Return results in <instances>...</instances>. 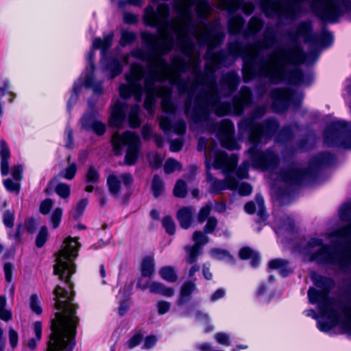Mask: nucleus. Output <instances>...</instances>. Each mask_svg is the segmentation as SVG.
<instances>
[{"label": "nucleus", "mask_w": 351, "mask_h": 351, "mask_svg": "<svg viewBox=\"0 0 351 351\" xmlns=\"http://www.w3.org/2000/svg\"><path fill=\"white\" fill-rule=\"evenodd\" d=\"M274 41L273 34L267 32L262 40L254 45L243 47L236 43L230 45L229 51L232 56H242L243 58L245 82L258 75L266 77L272 82H279L286 77L287 65L301 64L306 60L302 49L296 44L287 47L278 46L265 60H258L260 51L270 48Z\"/></svg>", "instance_id": "obj_1"}, {"label": "nucleus", "mask_w": 351, "mask_h": 351, "mask_svg": "<svg viewBox=\"0 0 351 351\" xmlns=\"http://www.w3.org/2000/svg\"><path fill=\"white\" fill-rule=\"evenodd\" d=\"M55 307L58 311L51 320V333L47 343V351H71L75 345L74 338L79 322L75 315V306L72 303L73 293L57 286Z\"/></svg>", "instance_id": "obj_2"}, {"label": "nucleus", "mask_w": 351, "mask_h": 351, "mask_svg": "<svg viewBox=\"0 0 351 351\" xmlns=\"http://www.w3.org/2000/svg\"><path fill=\"white\" fill-rule=\"evenodd\" d=\"M315 285L319 289L317 290L310 288L308 296L311 303H317L322 315L328 319L326 324L318 321L320 330L326 332L341 322L346 326L351 328V306L345 307L340 304L330 300L327 298L328 291L332 287L331 279L323 276H316L314 278Z\"/></svg>", "instance_id": "obj_3"}, {"label": "nucleus", "mask_w": 351, "mask_h": 351, "mask_svg": "<svg viewBox=\"0 0 351 351\" xmlns=\"http://www.w3.org/2000/svg\"><path fill=\"white\" fill-rule=\"evenodd\" d=\"M297 250L306 261L337 263L340 265L344 263L341 254L336 249L324 245L323 241L318 238H311Z\"/></svg>", "instance_id": "obj_4"}, {"label": "nucleus", "mask_w": 351, "mask_h": 351, "mask_svg": "<svg viewBox=\"0 0 351 351\" xmlns=\"http://www.w3.org/2000/svg\"><path fill=\"white\" fill-rule=\"evenodd\" d=\"M80 246L76 238L67 237L64 241V245L57 253L53 273L61 280L68 282L71 276L75 273L73 261L77 256Z\"/></svg>", "instance_id": "obj_5"}, {"label": "nucleus", "mask_w": 351, "mask_h": 351, "mask_svg": "<svg viewBox=\"0 0 351 351\" xmlns=\"http://www.w3.org/2000/svg\"><path fill=\"white\" fill-rule=\"evenodd\" d=\"M112 143L113 148L117 154H120V151L123 145H128V150L125 157V163L131 165L135 163L140 145L139 137L131 132H125L122 135L117 132L112 136Z\"/></svg>", "instance_id": "obj_6"}, {"label": "nucleus", "mask_w": 351, "mask_h": 351, "mask_svg": "<svg viewBox=\"0 0 351 351\" xmlns=\"http://www.w3.org/2000/svg\"><path fill=\"white\" fill-rule=\"evenodd\" d=\"M351 138V133L346 123L338 121L332 123L324 132V143L328 146H343L351 147L348 138Z\"/></svg>", "instance_id": "obj_7"}, {"label": "nucleus", "mask_w": 351, "mask_h": 351, "mask_svg": "<svg viewBox=\"0 0 351 351\" xmlns=\"http://www.w3.org/2000/svg\"><path fill=\"white\" fill-rule=\"evenodd\" d=\"M217 136L222 145L229 149H238L239 146L233 138L234 125L228 120L215 125Z\"/></svg>", "instance_id": "obj_8"}, {"label": "nucleus", "mask_w": 351, "mask_h": 351, "mask_svg": "<svg viewBox=\"0 0 351 351\" xmlns=\"http://www.w3.org/2000/svg\"><path fill=\"white\" fill-rule=\"evenodd\" d=\"M251 156L252 166L255 168H269L274 166L277 162V157L270 152H261L256 146L248 150Z\"/></svg>", "instance_id": "obj_9"}, {"label": "nucleus", "mask_w": 351, "mask_h": 351, "mask_svg": "<svg viewBox=\"0 0 351 351\" xmlns=\"http://www.w3.org/2000/svg\"><path fill=\"white\" fill-rule=\"evenodd\" d=\"M213 157V167L216 169L222 170L225 174L234 170L238 162V158L235 154L228 156L221 151L215 152Z\"/></svg>", "instance_id": "obj_10"}, {"label": "nucleus", "mask_w": 351, "mask_h": 351, "mask_svg": "<svg viewBox=\"0 0 351 351\" xmlns=\"http://www.w3.org/2000/svg\"><path fill=\"white\" fill-rule=\"evenodd\" d=\"M277 128L278 123L274 120L267 121L261 125H254L251 128V132L250 135V142L253 144L257 143L261 138L271 136V134L275 132Z\"/></svg>", "instance_id": "obj_11"}, {"label": "nucleus", "mask_w": 351, "mask_h": 351, "mask_svg": "<svg viewBox=\"0 0 351 351\" xmlns=\"http://www.w3.org/2000/svg\"><path fill=\"white\" fill-rule=\"evenodd\" d=\"M206 178L210 182V191L213 193H218L226 189L234 190L237 186V180L231 176H227L224 180L215 179L209 172L210 164L206 162Z\"/></svg>", "instance_id": "obj_12"}, {"label": "nucleus", "mask_w": 351, "mask_h": 351, "mask_svg": "<svg viewBox=\"0 0 351 351\" xmlns=\"http://www.w3.org/2000/svg\"><path fill=\"white\" fill-rule=\"evenodd\" d=\"M123 186L128 187L132 184L133 178L130 173H125L118 176L114 173H111L107 178V186L108 191L112 195H118L121 189V183Z\"/></svg>", "instance_id": "obj_13"}, {"label": "nucleus", "mask_w": 351, "mask_h": 351, "mask_svg": "<svg viewBox=\"0 0 351 351\" xmlns=\"http://www.w3.org/2000/svg\"><path fill=\"white\" fill-rule=\"evenodd\" d=\"M11 175L14 180L7 178L3 181V185L8 191L18 194L21 189L20 182L23 178V167L21 165L13 167Z\"/></svg>", "instance_id": "obj_14"}, {"label": "nucleus", "mask_w": 351, "mask_h": 351, "mask_svg": "<svg viewBox=\"0 0 351 351\" xmlns=\"http://www.w3.org/2000/svg\"><path fill=\"white\" fill-rule=\"evenodd\" d=\"M136 287L141 290L149 289L152 293L160 294L165 297H171L174 295V289L173 288L167 287L162 283L157 281H151L143 285L139 280Z\"/></svg>", "instance_id": "obj_15"}, {"label": "nucleus", "mask_w": 351, "mask_h": 351, "mask_svg": "<svg viewBox=\"0 0 351 351\" xmlns=\"http://www.w3.org/2000/svg\"><path fill=\"white\" fill-rule=\"evenodd\" d=\"M82 125L85 129L93 130L98 136L103 135L106 130V125L93 114H86L82 119Z\"/></svg>", "instance_id": "obj_16"}, {"label": "nucleus", "mask_w": 351, "mask_h": 351, "mask_svg": "<svg viewBox=\"0 0 351 351\" xmlns=\"http://www.w3.org/2000/svg\"><path fill=\"white\" fill-rule=\"evenodd\" d=\"M127 106L117 101L112 107L109 123L112 127H120L125 117Z\"/></svg>", "instance_id": "obj_17"}, {"label": "nucleus", "mask_w": 351, "mask_h": 351, "mask_svg": "<svg viewBox=\"0 0 351 351\" xmlns=\"http://www.w3.org/2000/svg\"><path fill=\"white\" fill-rule=\"evenodd\" d=\"M307 172L304 171L298 166H294L283 172L281 178L286 182L290 184L299 183L306 175Z\"/></svg>", "instance_id": "obj_18"}, {"label": "nucleus", "mask_w": 351, "mask_h": 351, "mask_svg": "<svg viewBox=\"0 0 351 351\" xmlns=\"http://www.w3.org/2000/svg\"><path fill=\"white\" fill-rule=\"evenodd\" d=\"M251 93L248 88L243 87L240 90V95L233 100V107L237 114H241L244 106L250 101Z\"/></svg>", "instance_id": "obj_19"}, {"label": "nucleus", "mask_w": 351, "mask_h": 351, "mask_svg": "<svg viewBox=\"0 0 351 351\" xmlns=\"http://www.w3.org/2000/svg\"><path fill=\"white\" fill-rule=\"evenodd\" d=\"M239 84V77L234 72L226 73L222 79L221 87L226 88L223 95H229L232 93Z\"/></svg>", "instance_id": "obj_20"}, {"label": "nucleus", "mask_w": 351, "mask_h": 351, "mask_svg": "<svg viewBox=\"0 0 351 351\" xmlns=\"http://www.w3.org/2000/svg\"><path fill=\"white\" fill-rule=\"evenodd\" d=\"M194 209L191 207H183L177 213L180 226L184 229H188L192 222Z\"/></svg>", "instance_id": "obj_21"}, {"label": "nucleus", "mask_w": 351, "mask_h": 351, "mask_svg": "<svg viewBox=\"0 0 351 351\" xmlns=\"http://www.w3.org/2000/svg\"><path fill=\"white\" fill-rule=\"evenodd\" d=\"M311 25L308 22L301 23L297 27L294 34H290V36L296 39L298 38H303L305 42H309L315 40L314 36L311 35Z\"/></svg>", "instance_id": "obj_22"}, {"label": "nucleus", "mask_w": 351, "mask_h": 351, "mask_svg": "<svg viewBox=\"0 0 351 351\" xmlns=\"http://www.w3.org/2000/svg\"><path fill=\"white\" fill-rule=\"evenodd\" d=\"M141 271L142 276L152 277L155 272V263L154 258L145 257L141 263Z\"/></svg>", "instance_id": "obj_23"}, {"label": "nucleus", "mask_w": 351, "mask_h": 351, "mask_svg": "<svg viewBox=\"0 0 351 351\" xmlns=\"http://www.w3.org/2000/svg\"><path fill=\"white\" fill-rule=\"evenodd\" d=\"M269 267L271 269H278L283 276H286L291 271L288 267V262L284 259H274L269 262Z\"/></svg>", "instance_id": "obj_24"}, {"label": "nucleus", "mask_w": 351, "mask_h": 351, "mask_svg": "<svg viewBox=\"0 0 351 351\" xmlns=\"http://www.w3.org/2000/svg\"><path fill=\"white\" fill-rule=\"evenodd\" d=\"M106 71L110 77H114L122 71V64L117 59L108 60L106 62Z\"/></svg>", "instance_id": "obj_25"}, {"label": "nucleus", "mask_w": 351, "mask_h": 351, "mask_svg": "<svg viewBox=\"0 0 351 351\" xmlns=\"http://www.w3.org/2000/svg\"><path fill=\"white\" fill-rule=\"evenodd\" d=\"M239 257L241 259H251V264L255 267L259 262V256L258 254L247 247H243L239 252Z\"/></svg>", "instance_id": "obj_26"}, {"label": "nucleus", "mask_w": 351, "mask_h": 351, "mask_svg": "<svg viewBox=\"0 0 351 351\" xmlns=\"http://www.w3.org/2000/svg\"><path fill=\"white\" fill-rule=\"evenodd\" d=\"M10 150L4 142L1 141V175L6 176L9 173L8 159L10 157Z\"/></svg>", "instance_id": "obj_27"}, {"label": "nucleus", "mask_w": 351, "mask_h": 351, "mask_svg": "<svg viewBox=\"0 0 351 351\" xmlns=\"http://www.w3.org/2000/svg\"><path fill=\"white\" fill-rule=\"evenodd\" d=\"M271 94L274 99L282 101L285 104H287L292 97L291 91L287 89H276Z\"/></svg>", "instance_id": "obj_28"}, {"label": "nucleus", "mask_w": 351, "mask_h": 351, "mask_svg": "<svg viewBox=\"0 0 351 351\" xmlns=\"http://www.w3.org/2000/svg\"><path fill=\"white\" fill-rule=\"evenodd\" d=\"M195 284L193 282H185L180 290V296L178 301L179 305H182L184 303V298L189 296L190 294L195 289Z\"/></svg>", "instance_id": "obj_29"}, {"label": "nucleus", "mask_w": 351, "mask_h": 351, "mask_svg": "<svg viewBox=\"0 0 351 351\" xmlns=\"http://www.w3.org/2000/svg\"><path fill=\"white\" fill-rule=\"evenodd\" d=\"M138 114L139 107L138 106L134 105L130 107L128 112V121L131 127L136 128L140 125L141 120Z\"/></svg>", "instance_id": "obj_30"}, {"label": "nucleus", "mask_w": 351, "mask_h": 351, "mask_svg": "<svg viewBox=\"0 0 351 351\" xmlns=\"http://www.w3.org/2000/svg\"><path fill=\"white\" fill-rule=\"evenodd\" d=\"M159 274L162 279L170 282H174L178 279L174 268L170 266L162 267L159 270Z\"/></svg>", "instance_id": "obj_31"}, {"label": "nucleus", "mask_w": 351, "mask_h": 351, "mask_svg": "<svg viewBox=\"0 0 351 351\" xmlns=\"http://www.w3.org/2000/svg\"><path fill=\"white\" fill-rule=\"evenodd\" d=\"M112 34H109L104 37V39L96 38L93 41V47L95 49H101L103 51L108 49L112 44Z\"/></svg>", "instance_id": "obj_32"}, {"label": "nucleus", "mask_w": 351, "mask_h": 351, "mask_svg": "<svg viewBox=\"0 0 351 351\" xmlns=\"http://www.w3.org/2000/svg\"><path fill=\"white\" fill-rule=\"evenodd\" d=\"M185 250L189 254L186 261L189 264L195 263L201 253V248L194 245L193 246H186Z\"/></svg>", "instance_id": "obj_33"}, {"label": "nucleus", "mask_w": 351, "mask_h": 351, "mask_svg": "<svg viewBox=\"0 0 351 351\" xmlns=\"http://www.w3.org/2000/svg\"><path fill=\"white\" fill-rule=\"evenodd\" d=\"M165 187L162 180L157 176H155L152 180V190L154 197H157L164 191Z\"/></svg>", "instance_id": "obj_34"}, {"label": "nucleus", "mask_w": 351, "mask_h": 351, "mask_svg": "<svg viewBox=\"0 0 351 351\" xmlns=\"http://www.w3.org/2000/svg\"><path fill=\"white\" fill-rule=\"evenodd\" d=\"M193 240L195 243L194 245L202 247V245L206 244L209 239L208 237L201 231H195L193 234Z\"/></svg>", "instance_id": "obj_35"}, {"label": "nucleus", "mask_w": 351, "mask_h": 351, "mask_svg": "<svg viewBox=\"0 0 351 351\" xmlns=\"http://www.w3.org/2000/svg\"><path fill=\"white\" fill-rule=\"evenodd\" d=\"M77 166L75 163L70 164L66 169L61 171L58 176L67 180H72L76 173Z\"/></svg>", "instance_id": "obj_36"}, {"label": "nucleus", "mask_w": 351, "mask_h": 351, "mask_svg": "<svg viewBox=\"0 0 351 351\" xmlns=\"http://www.w3.org/2000/svg\"><path fill=\"white\" fill-rule=\"evenodd\" d=\"M29 307L31 310L37 315H40L43 312V308L40 306V302L38 296L36 294H33L29 298Z\"/></svg>", "instance_id": "obj_37"}, {"label": "nucleus", "mask_w": 351, "mask_h": 351, "mask_svg": "<svg viewBox=\"0 0 351 351\" xmlns=\"http://www.w3.org/2000/svg\"><path fill=\"white\" fill-rule=\"evenodd\" d=\"M99 174L93 167H90L86 174L85 180L87 183L96 184L99 182Z\"/></svg>", "instance_id": "obj_38"}, {"label": "nucleus", "mask_w": 351, "mask_h": 351, "mask_svg": "<svg viewBox=\"0 0 351 351\" xmlns=\"http://www.w3.org/2000/svg\"><path fill=\"white\" fill-rule=\"evenodd\" d=\"M243 24V20L241 16L232 17L229 21V29L232 33L238 32Z\"/></svg>", "instance_id": "obj_39"}, {"label": "nucleus", "mask_w": 351, "mask_h": 351, "mask_svg": "<svg viewBox=\"0 0 351 351\" xmlns=\"http://www.w3.org/2000/svg\"><path fill=\"white\" fill-rule=\"evenodd\" d=\"M174 195L178 197H184L186 194V185L184 181L179 180L173 189Z\"/></svg>", "instance_id": "obj_40"}, {"label": "nucleus", "mask_w": 351, "mask_h": 351, "mask_svg": "<svg viewBox=\"0 0 351 351\" xmlns=\"http://www.w3.org/2000/svg\"><path fill=\"white\" fill-rule=\"evenodd\" d=\"M55 191L62 198H68L70 195V187L64 183H58L55 186Z\"/></svg>", "instance_id": "obj_41"}, {"label": "nucleus", "mask_w": 351, "mask_h": 351, "mask_svg": "<svg viewBox=\"0 0 351 351\" xmlns=\"http://www.w3.org/2000/svg\"><path fill=\"white\" fill-rule=\"evenodd\" d=\"M3 222L7 228L10 229L13 228L14 224V212L10 210L5 211L3 215Z\"/></svg>", "instance_id": "obj_42"}, {"label": "nucleus", "mask_w": 351, "mask_h": 351, "mask_svg": "<svg viewBox=\"0 0 351 351\" xmlns=\"http://www.w3.org/2000/svg\"><path fill=\"white\" fill-rule=\"evenodd\" d=\"M164 169L167 173H171L176 170H180L181 169V165L177 160L173 158H169L166 161Z\"/></svg>", "instance_id": "obj_43"}, {"label": "nucleus", "mask_w": 351, "mask_h": 351, "mask_svg": "<svg viewBox=\"0 0 351 351\" xmlns=\"http://www.w3.org/2000/svg\"><path fill=\"white\" fill-rule=\"evenodd\" d=\"M162 223L167 233L171 235L175 233L176 225L171 217L169 216L165 217L162 220Z\"/></svg>", "instance_id": "obj_44"}, {"label": "nucleus", "mask_w": 351, "mask_h": 351, "mask_svg": "<svg viewBox=\"0 0 351 351\" xmlns=\"http://www.w3.org/2000/svg\"><path fill=\"white\" fill-rule=\"evenodd\" d=\"M87 204H88L87 199H82L77 204V205L75 208V210H74V213H73L74 219H77L82 216Z\"/></svg>", "instance_id": "obj_45"}, {"label": "nucleus", "mask_w": 351, "mask_h": 351, "mask_svg": "<svg viewBox=\"0 0 351 351\" xmlns=\"http://www.w3.org/2000/svg\"><path fill=\"white\" fill-rule=\"evenodd\" d=\"M288 77L293 84H301L304 83L303 75L298 69H295L291 72Z\"/></svg>", "instance_id": "obj_46"}, {"label": "nucleus", "mask_w": 351, "mask_h": 351, "mask_svg": "<svg viewBox=\"0 0 351 351\" xmlns=\"http://www.w3.org/2000/svg\"><path fill=\"white\" fill-rule=\"evenodd\" d=\"M47 239V229L45 226L42 227L36 239V244L38 247L43 246Z\"/></svg>", "instance_id": "obj_47"}, {"label": "nucleus", "mask_w": 351, "mask_h": 351, "mask_svg": "<svg viewBox=\"0 0 351 351\" xmlns=\"http://www.w3.org/2000/svg\"><path fill=\"white\" fill-rule=\"evenodd\" d=\"M62 210L60 208H56L51 214V221L53 228H56L60 222Z\"/></svg>", "instance_id": "obj_48"}, {"label": "nucleus", "mask_w": 351, "mask_h": 351, "mask_svg": "<svg viewBox=\"0 0 351 351\" xmlns=\"http://www.w3.org/2000/svg\"><path fill=\"white\" fill-rule=\"evenodd\" d=\"M53 204V201L51 199L47 198L43 200L40 205L39 210L43 215H47L49 213L52 206Z\"/></svg>", "instance_id": "obj_49"}, {"label": "nucleus", "mask_w": 351, "mask_h": 351, "mask_svg": "<svg viewBox=\"0 0 351 351\" xmlns=\"http://www.w3.org/2000/svg\"><path fill=\"white\" fill-rule=\"evenodd\" d=\"M6 299L1 296V320L8 322L12 319V313L9 309L5 308Z\"/></svg>", "instance_id": "obj_50"}, {"label": "nucleus", "mask_w": 351, "mask_h": 351, "mask_svg": "<svg viewBox=\"0 0 351 351\" xmlns=\"http://www.w3.org/2000/svg\"><path fill=\"white\" fill-rule=\"evenodd\" d=\"M262 25L261 20L257 18H252L249 23V31L252 34H255L261 29Z\"/></svg>", "instance_id": "obj_51"}, {"label": "nucleus", "mask_w": 351, "mask_h": 351, "mask_svg": "<svg viewBox=\"0 0 351 351\" xmlns=\"http://www.w3.org/2000/svg\"><path fill=\"white\" fill-rule=\"evenodd\" d=\"M341 218L346 221L351 217V202L345 204L339 210Z\"/></svg>", "instance_id": "obj_52"}, {"label": "nucleus", "mask_w": 351, "mask_h": 351, "mask_svg": "<svg viewBox=\"0 0 351 351\" xmlns=\"http://www.w3.org/2000/svg\"><path fill=\"white\" fill-rule=\"evenodd\" d=\"M211 210V206L210 205H206L205 206L202 207L197 215V220L199 223L204 222L209 216Z\"/></svg>", "instance_id": "obj_53"}, {"label": "nucleus", "mask_w": 351, "mask_h": 351, "mask_svg": "<svg viewBox=\"0 0 351 351\" xmlns=\"http://www.w3.org/2000/svg\"><path fill=\"white\" fill-rule=\"evenodd\" d=\"M14 266L10 263H6L3 265V271L5 275V279L6 282L10 284L12 280Z\"/></svg>", "instance_id": "obj_54"}, {"label": "nucleus", "mask_w": 351, "mask_h": 351, "mask_svg": "<svg viewBox=\"0 0 351 351\" xmlns=\"http://www.w3.org/2000/svg\"><path fill=\"white\" fill-rule=\"evenodd\" d=\"M171 304L169 302L160 300L157 302L156 308L159 315H164L170 309Z\"/></svg>", "instance_id": "obj_55"}, {"label": "nucleus", "mask_w": 351, "mask_h": 351, "mask_svg": "<svg viewBox=\"0 0 351 351\" xmlns=\"http://www.w3.org/2000/svg\"><path fill=\"white\" fill-rule=\"evenodd\" d=\"M143 337L140 334H136L131 337L125 343V346L132 349L138 345L142 341Z\"/></svg>", "instance_id": "obj_56"}, {"label": "nucleus", "mask_w": 351, "mask_h": 351, "mask_svg": "<svg viewBox=\"0 0 351 351\" xmlns=\"http://www.w3.org/2000/svg\"><path fill=\"white\" fill-rule=\"evenodd\" d=\"M238 190V192L241 195H248L252 193V186L245 182H242L240 185L237 184V188L234 189Z\"/></svg>", "instance_id": "obj_57"}, {"label": "nucleus", "mask_w": 351, "mask_h": 351, "mask_svg": "<svg viewBox=\"0 0 351 351\" xmlns=\"http://www.w3.org/2000/svg\"><path fill=\"white\" fill-rule=\"evenodd\" d=\"M337 236L340 238L345 239L348 243H351V225L337 232Z\"/></svg>", "instance_id": "obj_58"}, {"label": "nucleus", "mask_w": 351, "mask_h": 351, "mask_svg": "<svg viewBox=\"0 0 351 351\" xmlns=\"http://www.w3.org/2000/svg\"><path fill=\"white\" fill-rule=\"evenodd\" d=\"M217 224V220L214 217H210L208 219L207 223L204 227V232L205 233H211L213 232Z\"/></svg>", "instance_id": "obj_59"}, {"label": "nucleus", "mask_w": 351, "mask_h": 351, "mask_svg": "<svg viewBox=\"0 0 351 351\" xmlns=\"http://www.w3.org/2000/svg\"><path fill=\"white\" fill-rule=\"evenodd\" d=\"M160 128L164 132H169L172 128V125L171 121L165 117H161L159 120Z\"/></svg>", "instance_id": "obj_60"}, {"label": "nucleus", "mask_w": 351, "mask_h": 351, "mask_svg": "<svg viewBox=\"0 0 351 351\" xmlns=\"http://www.w3.org/2000/svg\"><path fill=\"white\" fill-rule=\"evenodd\" d=\"M248 169V162H245L237 170L236 174L239 178H247Z\"/></svg>", "instance_id": "obj_61"}, {"label": "nucleus", "mask_w": 351, "mask_h": 351, "mask_svg": "<svg viewBox=\"0 0 351 351\" xmlns=\"http://www.w3.org/2000/svg\"><path fill=\"white\" fill-rule=\"evenodd\" d=\"M135 38V34L130 32H123L121 35V43L127 45L132 42Z\"/></svg>", "instance_id": "obj_62"}, {"label": "nucleus", "mask_w": 351, "mask_h": 351, "mask_svg": "<svg viewBox=\"0 0 351 351\" xmlns=\"http://www.w3.org/2000/svg\"><path fill=\"white\" fill-rule=\"evenodd\" d=\"M9 341L12 348H15L18 343V333L13 328L9 330Z\"/></svg>", "instance_id": "obj_63"}, {"label": "nucleus", "mask_w": 351, "mask_h": 351, "mask_svg": "<svg viewBox=\"0 0 351 351\" xmlns=\"http://www.w3.org/2000/svg\"><path fill=\"white\" fill-rule=\"evenodd\" d=\"M173 130L178 134H182L186 130V124L184 121H179L173 125Z\"/></svg>", "instance_id": "obj_64"}]
</instances>
